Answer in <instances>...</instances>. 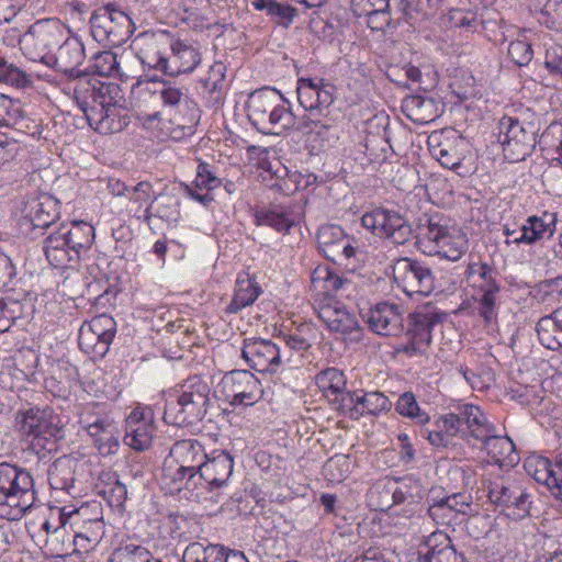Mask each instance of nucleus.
<instances>
[{"label":"nucleus","instance_id":"1","mask_svg":"<svg viewBox=\"0 0 562 562\" xmlns=\"http://www.w3.org/2000/svg\"><path fill=\"white\" fill-rule=\"evenodd\" d=\"M117 86L101 82L97 78L78 76L74 85V99L89 125L104 134L122 130V122L117 119Z\"/></svg>","mask_w":562,"mask_h":562},{"label":"nucleus","instance_id":"2","mask_svg":"<svg viewBox=\"0 0 562 562\" xmlns=\"http://www.w3.org/2000/svg\"><path fill=\"white\" fill-rule=\"evenodd\" d=\"M203 445L196 439H182L176 441L165 461L160 483L169 493L184 492L188 499L193 498L195 480L206 459Z\"/></svg>","mask_w":562,"mask_h":562},{"label":"nucleus","instance_id":"3","mask_svg":"<svg viewBox=\"0 0 562 562\" xmlns=\"http://www.w3.org/2000/svg\"><path fill=\"white\" fill-rule=\"evenodd\" d=\"M211 387L205 379L192 375L177 385L169 395L164 419L175 426H189L201 422L207 413Z\"/></svg>","mask_w":562,"mask_h":562},{"label":"nucleus","instance_id":"4","mask_svg":"<svg viewBox=\"0 0 562 562\" xmlns=\"http://www.w3.org/2000/svg\"><path fill=\"white\" fill-rule=\"evenodd\" d=\"M37 492L30 471L0 463V518L20 520L35 504Z\"/></svg>","mask_w":562,"mask_h":562},{"label":"nucleus","instance_id":"5","mask_svg":"<svg viewBox=\"0 0 562 562\" xmlns=\"http://www.w3.org/2000/svg\"><path fill=\"white\" fill-rule=\"evenodd\" d=\"M247 115L251 124L263 134L278 135L294 124V115L285 105L282 94L268 87L249 94Z\"/></svg>","mask_w":562,"mask_h":562},{"label":"nucleus","instance_id":"6","mask_svg":"<svg viewBox=\"0 0 562 562\" xmlns=\"http://www.w3.org/2000/svg\"><path fill=\"white\" fill-rule=\"evenodd\" d=\"M16 422L22 437L37 453L41 450L52 451L56 440L60 438V419L49 407H32L20 412Z\"/></svg>","mask_w":562,"mask_h":562},{"label":"nucleus","instance_id":"7","mask_svg":"<svg viewBox=\"0 0 562 562\" xmlns=\"http://www.w3.org/2000/svg\"><path fill=\"white\" fill-rule=\"evenodd\" d=\"M317 247L321 254L347 271H356L361 263L362 251L358 239L348 235L340 225L326 224L317 231Z\"/></svg>","mask_w":562,"mask_h":562},{"label":"nucleus","instance_id":"8","mask_svg":"<svg viewBox=\"0 0 562 562\" xmlns=\"http://www.w3.org/2000/svg\"><path fill=\"white\" fill-rule=\"evenodd\" d=\"M467 282L472 289V297L477 303V311L486 324L497 316V296L501 292L499 274L486 262L468 266Z\"/></svg>","mask_w":562,"mask_h":562},{"label":"nucleus","instance_id":"9","mask_svg":"<svg viewBox=\"0 0 562 562\" xmlns=\"http://www.w3.org/2000/svg\"><path fill=\"white\" fill-rule=\"evenodd\" d=\"M64 27L54 19L38 20L21 36L19 44L24 56L33 61L49 64L52 50L60 44Z\"/></svg>","mask_w":562,"mask_h":562},{"label":"nucleus","instance_id":"10","mask_svg":"<svg viewBox=\"0 0 562 562\" xmlns=\"http://www.w3.org/2000/svg\"><path fill=\"white\" fill-rule=\"evenodd\" d=\"M90 27L92 37L108 46L123 45L135 30L132 19L111 3L92 13Z\"/></svg>","mask_w":562,"mask_h":562},{"label":"nucleus","instance_id":"11","mask_svg":"<svg viewBox=\"0 0 562 562\" xmlns=\"http://www.w3.org/2000/svg\"><path fill=\"white\" fill-rule=\"evenodd\" d=\"M497 130V140L507 161L519 162L531 155L537 144L532 125H524L518 119L505 115Z\"/></svg>","mask_w":562,"mask_h":562},{"label":"nucleus","instance_id":"12","mask_svg":"<svg viewBox=\"0 0 562 562\" xmlns=\"http://www.w3.org/2000/svg\"><path fill=\"white\" fill-rule=\"evenodd\" d=\"M361 224L375 236L395 246L407 244L414 236L409 221L395 210L376 207L362 215Z\"/></svg>","mask_w":562,"mask_h":562},{"label":"nucleus","instance_id":"13","mask_svg":"<svg viewBox=\"0 0 562 562\" xmlns=\"http://www.w3.org/2000/svg\"><path fill=\"white\" fill-rule=\"evenodd\" d=\"M438 322L439 316L434 312L420 310L409 314L406 330L394 351L409 358L425 356L431 345L432 328Z\"/></svg>","mask_w":562,"mask_h":562},{"label":"nucleus","instance_id":"14","mask_svg":"<svg viewBox=\"0 0 562 562\" xmlns=\"http://www.w3.org/2000/svg\"><path fill=\"white\" fill-rule=\"evenodd\" d=\"M393 279L406 295L427 296L435 290V276L430 267L417 259L403 257L393 265Z\"/></svg>","mask_w":562,"mask_h":562},{"label":"nucleus","instance_id":"15","mask_svg":"<svg viewBox=\"0 0 562 562\" xmlns=\"http://www.w3.org/2000/svg\"><path fill=\"white\" fill-rule=\"evenodd\" d=\"M116 333V323L108 314L94 316L85 322L78 334V344L82 351L95 358H103L113 341Z\"/></svg>","mask_w":562,"mask_h":562},{"label":"nucleus","instance_id":"16","mask_svg":"<svg viewBox=\"0 0 562 562\" xmlns=\"http://www.w3.org/2000/svg\"><path fill=\"white\" fill-rule=\"evenodd\" d=\"M225 401L234 406H251L262 396L260 381L248 370L226 373L220 384Z\"/></svg>","mask_w":562,"mask_h":562},{"label":"nucleus","instance_id":"17","mask_svg":"<svg viewBox=\"0 0 562 562\" xmlns=\"http://www.w3.org/2000/svg\"><path fill=\"white\" fill-rule=\"evenodd\" d=\"M234 459L226 450H213L206 459L195 480L193 498H199L201 487L212 491L224 486L233 474Z\"/></svg>","mask_w":562,"mask_h":562},{"label":"nucleus","instance_id":"18","mask_svg":"<svg viewBox=\"0 0 562 562\" xmlns=\"http://www.w3.org/2000/svg\"><path fill=\"white\" fill-rule=\"evenodd\" d=\"M472 497L464 493L432 498L428 507L429 517L442 526H458L472 515Z\"/></svg>","mask_w":562,"mask_h":562},{"label":"nucleus","instance_id":"19","mask_svg":"<svg viewBox=\"0 0 562 562\" xmlns=\"http://www.w3.org/2000/svg\"><path fill=\"white\" fill-rule=\"evenodd\" d=\"M318 318L333 333L353 335L358 337L360 326L357 315L349 311L341 302L326 296L315 307Z\"/></svg>","mask_w":562,"mask_h":562},{"label":"nucleus","instance_id":"20","mask_svg":"<svg viewBox=\"0 0 562 562\" xmlns=\"http://www.w3.org/2000/svg\"><path fill=\"white\" fill-rule=\"evenodd\" d=\"M296 93L299 103L305 111H317L322 114L324 109L333 104L336 88L323 78H300Z\"/></svg>","mask_w":562,"mask_h":562},{"label":"nucleus","instance_id":"21","mask_svg":"<svg viewBox=\"0 0 562 562\" xmlns=\"http://www.w3.org/2000/svg\"><path fill=\"white\" fill-rule=\"evenodd\" d=\"M241 357L251 369L260 373H274L281 366L280 349L268 339H246Z\"/></svg>","mask_w":562,"mask_h":562},{"label":"nucleus","instance_id":"22","mask_svg":"<svg viewBox=\"0 0 562 562\" xmlns=\"http://www.w3.org/2000/svg\"><path fill=\"white\" fill-rule=\"evenodd\" d=\"M76 524L82 522L81 530L76 532L75 546L89 551L97 546L104 535L102 508L98 503L81 506L75 514Z\"/></svg>","mask_w":562,"mask_h":562},{"label":"nucleus","instance_id":"23","mask_svg":"<svg viewBox=\"0 0 562 562\" xmlns=\"http://www.w3.org/2000/svg\"><path fill=\"white\" fill-rule=\"evenodd\" d=\"M154 431L151 411L136 407L126 418L124 442L135 451H145L151 446Z\"/></svg>","mask_w":562,"mask_h":562},{"label":"nucleus","instance_id":"24","mask_svg":"<svg viewBox=\"0 0 562 562\" xmlns=\"http://www.w3.org/2000/svg\"><path fill=\"white\" fill-rule=\"evenodd\" d=\"M181 562H248V560L241 551L204 540L189 543L182 553Z\"/></svg>","mask_w":562,"mask_h":562},{"label":"nucleus","instance_id":"25","mask_svg":"<svg viewBox=\"0 0 562 562\" xmlns=\"http://www.w3.org/2000/svg\"><path fill=\"white\" fill-rule=\"evenodd\" d=\"M418 562H468L463 553H458L450 537L443 531H434L420 543Z\"/></svg>","mask_w":562,"mask_h":562},{"label":"nucleus","instance_id":"26","mask_svg":"<svg viewBox=\"0 0 562 562\" xmlns=\"http://www.w3.org/2000/svg\"><path fill=\"white\" fill-rule=\"evenodd\" d=\"M57 202L48 194L31 196L22 209V225L32 229L48 228L58 217Z\"/></svg>","mask_w":562,"mask_h":562},{"label":"nucleus","instance_id":"27","mask_svg":"<svg viewBox=\"0 0 562 562\" xmlns=\"http://www.w3.org/2000/svg\"><path fill=\"white\" fill-rule=\"evenodd\" d=\"M403 321L401 307L387 302L376 304L368 316L370 329L382 336H397L403 330Z\"/></svg>","mask_w":562,"mask_h":562},{"label":"nucleus","instance_id":"28","mask_svg":"<svg viewBox=\"0 0 562 562\" xmlns=\"http://www.w3.org/2000/svg\"><path fill=\"white\" fill-rule=\"evenodd\" d=\"M415 237L420 246H424V252H428L432 247L448 240L450 235L448 225L443 217L436 214H423L417 222Z\"/></svg>","mask_w":562,"mask_h":562},{"label":"nucleus","instance_id":"29","mask_svg":"<svg viewBox=\"0 0 562 562\" xmlns=\"http://www.w3.org/2000/svg\"><path fill=\"white\" fill-rule=\"evenodd\" d=\"M494 426L491 425L486 437L477 440L484 443V449L496 464L515 467L520 460L515 443L509 437L494 435Z\"/></svg>","mask_w":562,"mask_h":562},{"label":"nucleus","instance_id":"30","mask_svg":"<svg viewBox=\"0 0 562 562\" xmlns=\"http://www.w3.org/2000/svg\"><path fill=\"white\" fill-rule=\"evenodd\" d=\"M85 60V47L82 42L75 36L67 37L58 45L57 53L53 55L55 68L64 74L79 76L78 67Z\"/></svg>","mask_w":562,"mask_h":562},{"label":"nucleus","instance_id":"31","mask_svg":"<svg viewBox=\"0 0 562 562\" xmlns=\"http://www.w3.org/2000/svg\"><path fill=\"white\" fill-rule=\"evenodd\" d=\"M59 233L67 239L69 249H71L72 258L76 262L90 249L94 240V227L83 221H76L70 226H61L58 228Z\"/></svg>","mask_w":562,"mask_h":562},{"label":"nucleus","instance_id":"32","mask_svg":"<svg viewBox=\"0 0 562 562\" xmlns=\"http://www.w3.org/2000/svg\"><path fill=\"white\" fill-rule=\"evenodd\" d=\"M347 407L357 414L378 415L392 407L391 401L381 392L352 391L346 394Z\"/></svg>","mask_w":562,"mask_h":562},{"label":"nucleus","instance_id":"33","mask_svg":"<svg viewBox=\"0 0 562 562\" xmlns=\"http://www.w3.org/2000/svg\"><path fill=\"white\" fill-rule=\"evenodd\" d=\"M527 246L550 239L557 231V214L544 211L541 215H530L524 221Z\"/></svg>","mask_w":562,"mask_h":562},{"label":"nucleus","instance_id":"34","mask_svg":"<svg viewBox=\"0 0 562 562\" xmlns=\"http://www.w3.org/2000/svg\"><path fill=\"white\" fill-rule=\"evenodd\" d=\"M453 413L470 437L476 440L486 437L491 424L480 407L473 404H461L454 408Z\"/></svg>","mask_w":562,"mask_h":562},{"label":"nucleus","instance_id":"35","mask_svg":"<svg viewBox=\"0 0 562 562\" xmlns=\"http://www.w3.org/2000/svg\"><path fill=\"white\" fill-rule=\"evenodd\" d=\"M76 461L69 456L57 458L48 468V483L53 490L71 494L75 488Z\"/></svg>","mask_w":562,"mask_h":562},{"label":"nucleus","instance_id":"36","mask_svg":"<svg viewBox=\"0 0 562 562\" xmlns=\"http://www.w3.org/2000/svg\"><path fill=\"white\" fill-rule=\"evenodd\" d=\"M315 380L316 385L326 397L333 396V401L340 402L342 407H347L345 396L350 391H346L347 380L342 371L337 368H327L321 371Z\"/></svg>","mask_w":562,"mask_h":562},{"label":"nucleus","instance_id":"37","mask_svg":"<svg viewBox=\"0 0 562 562\" xmlns=\"http://www.w3.org/2000/svg\"><path fill=\"white\" fill-rule=\"evenodd\" d=\"M172 57L170 59L169 76L188 74L200 64L201 57L196 48L177 41L171 45Z\"/></svg>","mask_w":562,"mask_h":562},{"label":"nucleus","instance_id":"38","mask_svg":"<svg viewBox=\"0 0 562 562\" xmlns=\"http://www.w3.org/2000/svg\"><path fill=\"white\" fill-rule=\"evenodd\" d=\"M0 127H11L19 132L29 133L30 120L19 100L0 93Z\"/></svg>","mask_w":562,"mask_h":562},{"label":"nucleus","instance_id":"39","mask_svg":"<svg viewBox=\"0 0 562 562\" xmlns=\"http://www.w3.org/2000/svg\"><path fill=\"white\" fill-rule=\"evenodd\" d=\"M138 44L140 47L138 48L137 57L144 68L160 70L169 76L170 59L161 54L158 42L154 36L142 35L138 37Z\"/></svg>","mask_w":562,"mask_h":562},{"label":"nucleus","instance_id":"40","mask_svg":"<svg viewBox=\"0 0 562 562\" xmlns=\"http://www.w3.org/2000/svg\"><path fill=\"white\" fill-rule=\"evenodd\" d=\"M77 375V368L69 361L59 359L53 362L45 378V385L50 392L61 394L71 385Z\"/></svg>","mask_w":562,"mask_h":562},{"label":"nucleus","instance_id":"41","mask_svg":"<svg viewBox=\"0 0 562 562\" xmlns=\"http://www.w3.org/2000/svg\"><path fill=\"white\" fill-rule=\"evenodd\" d=\"M65 235H61L59 231L52 233L44 240V252L46 259L54 268H66L70 262H76L75 258L70 252L69 244L67 239H64Z\"/></svg>","mask_w":562,"mask_h":562},{"label":"nucleus","instance_id":"42","mask_svg":"<svg viewBox=\"0 0 562 562\" xmlns=\"http://www.w3.org/2000/svg\"><path fill=\"white\" fill-rule=\"evenodd\" d=\"M251 4L258 11L265 10L274 24L284 29H288L297 15L294 7L274 0H252Z\"/></svg>","mask_w":562,"mask_h":562},{"label":"nucleus","instance_id":"43","mask_svg":"<svg viewBox=\"0 0 562 562\" xmlns=\"http://www.w3.org/2000/svg\"><path fill=\"white\" fill-rule=\"evenodd\" d=\"M427 488L420 479L414 476H405L397 481V486L392 492L393 503L396 505L419 504L425 497Z\"/></svg>","mask_w":562,"mask_h":562},{"label":"nucleus","instance_id":"44","mask_svg":"<svg viewBox=\"0 0 562 562\" xmlns=\"http://www.w3.org/2000/svg\"><path fill=\"white\" fill-rule=\"evenodd\" d=\"M261 289L251 279H237L232 302L227 306L228 313H238L255 303Z\"/></svg>","mask_w":562,"mask_h":562},{"label":"nucleus","instance_id":"45","mask_svg":"<svg viewBox=\"0 0 562 562\" xmlns=\"http://www.w3.org/2000/svg\"><path fill=\"white\" fill-rule=\"evenodd\" d=\"M255 222L258 226H269L277 232H289L294 225L292 213L284 209H261L255 213Z\"/></svg>","mask_w":562,"mask_h":562},{"label":"nucleus","instance_id":"46","mask_svg":"<svg viewBox=\"0 0 562 562\" xmlns=\"http://www.w3.org/2000/svg\"><path fill=\"white\" fill-rule=\"evenodd\" d=\"M269 170L271 172V182L269 184L271 189L284 195H292L299 191L297 179H295V176H297L296 170L291 171L280 162H277L276 166L270 165Z\"/></svg>","mask_w":562,"mask_h":562},{"label":"nucleus","instance_id":"47","mask_svg":"<svg viewBox=\"0 0 562 562\" xmlns=\"http://www.w3.org/2000/svg\"><path fill=\"white\" fill-rule=\"evenodd\" d=\"M311 282L315 290L324 291L325 293L337 292L350 282L336 274L326 266H318L311 273Z\"/></svg>","mask_w":562,"mask_h":562},{"label":"nucleus","instance_id":"48","mask_svg":"<svg viewBox=\"0 0 562 562\" xmlns=\"http://www.w3.org/2000/svg\"><path fill=\"white\" fill-rule=\"evenodd\" d=\"M536 331L540 344L547 349L557 350L562 347V329L558 328L550 314L538 321Z\"/></svg>","mask_w":562,"mask_h":562},{"label":"nucleus","instance_id":"49","mask_svg":"<svg viewBox=\"0 0 562 562\" xmlns=\"http://www.w3.org/2000/svg\"><path fill=\"white\" fill-rule=\"evenodd\" d=\"M531 505V494L517 484L515 493L508 502V506L505 507V512H503V514L513 520H522L530 516Z\"/></svg>","mask_w":562,"mask_h":562},{"label":"nucleus","instance_id":"50","mask_svg":"<svg viewBox=\"0 0 562 562\" xmlns=\"http://www.w3.org/2000/svg\"><path fill=\"white\" fill-rule=\"evenodd\" d=\"M112 562H161L153 559L151 553L143 546L133 542L122 543L112 555Z\"/></svg>","mask_w":562,"mask_h":562},{"label":"nucleus","instance_id":"51","mask_svg":"<svg viewBox=\"0 0 562 562\" xmlns=\"http://www.w3.org/2000/svg\"><path fill=\"white\" fill-rule=\"evenodd\" d=\"M94 445L102 456H111L116 453L120 447V431L114 423L101 427L97 435H93Z\"/></svg>","mask_w":562,"mask_h":562},{"label":"nucleus","instance_id":"52","mask_svg":"<svg viewBox=\"0 0 562 562\" xmlns=\"http://www.w3.org/2000/svg\"><path fill=\"white\" fill-rule=\"evenodd\" d=\"M527 472L533 476L538 483L547 485L552 496L555 498V483L553 464L547 458H540L532 462H528L526 465Z\"/></svg>","mask_w":562,"mask_h":562},{"label":"nucleus","instance_id":"53","mask_svg":"<svg viewBox=\"0 0 562 562\" xmlns=\"http://www.w3.org/2000/svg\"><path fill=\"white\" fill-rule=\"evenodd\" d=\"M395 409L400 415L415 420L416 424L426 425L430 420L429 415L419 408L412 392H405L398 396Z\"/></svg>","mask_w":562,"mask_h":562},{"label":"nucleus","instance_id":"54","mask_svg":"<svg viewBox=\"0 0 562 562\" xmlns=\"http://www.w3.org/2000/svg\"><path fill=\"white\" fill-rule=\"evenodd\" d=\"M98 404H87L79 413V424L89 436L97 435L101 427L108 425L111 420L98 411Z\"/></svg>","mask_w":562,"mask_h":562},{"label":"nucleus","instance_id":"55","mask_svg":"<svg viewBox=\"0 0 562 562\" xmlns=\"http://www.w3.org/2000/svg\"><path fill=\"white\" fill-rule=\"evenodd\" d=\"M0 82L22 89L30 87L32 79L29 74L9 63L0 55Z\"/></svg>","mask_w":562,"mask_h":562},{"label":"nucleus","instance_id":"56","mask_svg":"<svg viewBox=\"0 0 562 562\" xmlns=\"http://www.w3.org/2000/svg\"><path fill=\"white\" fill-rule=\"evenodd\" d=\"M157 94L165 109L169 111L180 108L188 103V94L183 88L175 87L169 82L161 81L158 89L154 91Z\"/></svg>","mask_w":562,"mask_h":562},{"label":"nucleus","instance_id":"57","mask_svg":"<svg viewBox=\"0 0 562 562\" xmlns=\"http://www.w3.org/2000/svg\"><path fill=\"white\" fill-rule=\"evenodd\" d=\"M517 483L505 482V481H493L487 485V498L492 505L499 508L501 512H505V507L508 506Z\"/></svg>","mask_w":562,"mask_h":562},{"label":"nucleus","instance_id":"58","mask_svg":"<svg viewBox=\"0 0 562 562\" xmlns=\"http://www.w3.org/2000/svg\"><path fill=\"white\" fill-rule=\"evenodd\" d=\"M315 338V330L308 324H303L299 326L294 333L283 336L286 346L299 352L310 349Z\"/></svg>","mask_w":562,"mask_h":562},{"label":"nucleus","instance_id":"59","mask_svg":"<svg viewBox=\"0 0 562 562\" xmlns=\"http://www.w3.org/2000/svg\"><path fill=\"white\" fill-rule=\"evenodd\" d=\"M323 473L331 483L342 482L350 473L349 457L340 454L328 459L323 467Z\"/></svg>","mask_w":562,"mask_h":562},{"label":"nucleus","instance_id":"60","mask_svg":"<svg viewBox=\"0 0 562 562\" xmlns=\"http://www.w3.org/2000/svg\"><path fill=\"white\" fill-rule=\"evenodd\" d=\"M467 251V243L462 238L453 239L451 235L448 240L440 243L437 247L428 250L429 255H438L449 261H458Z\"/></svg>","mask_w":562,"mask_h":562},{"label":"nucleus","instance_id":"61","mask_svg":"<svg viewBox=\"0 0 562 562\" xmlns=\"http://www.w3.org/2000/svg\"><path fill=\"white\" fill-rule=\"evenodd\" d=\"M194 184L196 189L210 192L222 186V179L215 175L210 164L202 161L198 165Z\"/></svg>","mask_w":562,"mask_h":562},{"label":"nucleus","instance_id":"62","mask_svg":"<svg viewBox=\"0 0 562 562\" xmlns=\"http://www.w3.org/2000/svg\"><path fill=\"white\" fill-rule=\"evenodd\" d=\"M155 205V217L167 223H175L179 217V202L175 196L171 195H158V200Z\"/></svg>","mask_w":562,"mask_h":562},{"label":"nucleus","instance_id":"63","mask_svg":"<svg viewBox=\"0 0 562 562\" xmlns=\"http://www.w3.org/2000/svg\"><path fill=\"white\" fill-rule=\"evenodd\" d=\"M536 297L542 303L554 299L562 301V276L541 281L536 288Z\"/></svg>","mask_w":562,"mask_h":562},{"label":"nucleus","instance_id":"64","mask_svg":"<svg viewBox=\"0 0 562 562\" xmlns=\"http://www.w3.org/2000/svg\"><path fill=\"white\" fill-rule=\"evenodd\" d=\"M317 115H321L317 111L304 114L297 121L294 120V124L292 126H295V128L303 134H322L324 130H328L330 127V124L323 119L317 117Z\"/></svg>","mask_w":562,"mask_h":562}]
</instances>
